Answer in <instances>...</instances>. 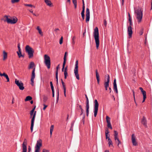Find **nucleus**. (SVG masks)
I'll list each match as a JSON object with an SVG mask.
<instances>
[{
    "instance_id": "0e129e2a",
    "label": "nucleus",
    "mask_w": 152,
    "mask_h": 152,
    "mask_svg": "<svg viewBox=\"0 0 152 152\" xmlns=\"http://www.w3.org/2000/svg\"><path fill=\"white\" fill-rule=\"evenodd\" d=\"M117 143H118V146L121 143V142L119 140V141L117 142Z\"/></svg>"
},
{
    "instance_id": "864d4df0",
    "label": "nucleus",
    "mask_w": 152,
    "mask_h": 152,
    "mask_svg": "<svg viewBox=\"0 0 152 152\" xmlns=\"http://www.w3.org/2000/svg\"><path fill=\"white\" fill-rule=\"evenodd\" d=\"M28 152H30L31 151V149L30 146H29L28 148Z\"/></svg>"
},
{
    "instance_id": "774afa93",
    "label": "nucleus",
    "mask_w": 152,
    "mask_h": 152,
    "mask_svg": "<svg viewBox=\"0 0 152 152\" xmlns=\"http://www.w3.org/2000/svg\"><path fill=\"white\" fill-rule=\"evenodd\" d=\"M39 150L35 149L34 152H39Z\"/></svg>"
},
{
    "instance_id": "49530a36",
    "label": "nucleus",
    "mask_w": 152,
    "mask_h": 152,
    "mask_svg": "<svg viewBox=\"0 0 152 152\" xmlns=\"http://www.w3.org/2000/svg\"><path fill=\"white\" fill-rule=\"evenodd\" d=\"M34 112V111L33 110H31L30 111V114L31 116L33 115Z\"/></svg>"
},
{
    "instance_id": "8fccbe9b",
    "label": "nucleus",
    "mask_w": 152,
    "mask_h": 152,
    "mask_svg": "<svg viewBox=\"0 0 152 152\" xmlns=\"http://www.w3.org/2000/svg\"><path fill=\"white\" fill-rule=\"evenodd\" d=\"M67 52H65L64 54V59H66V56L67 54Z\"/></svg>"
},
{
    "instance_id": "aec40b11",
    "label": "nucleus",
    "mask_w": 152,
    "mask_h": 152,
    "mask_svg": "<svg viewBox=\"0 0 152 152\" xmlns=\"http://www.w3.org/2000/svg\"><path fill=\"white\" fill-rule=\"evenodd\" d=\"M141 123L145 127H147L146 119L144 116L143 117V118L141 121Z\"/></svg>"
},
{
    "instance_id": "5701e85b",
    "label": "nucleus",
    "mask_w": 152,
    "mask_h": 152,
    "mask_svg": "<svg viewBox=\"0 0 152 152\" xmlns=\"http://www.w3.org/2000/svg\"><path fill=\"white\" fill-rule=\"evenodd\" d=\"M1 75H2V76H4L6 78L7 80V82H9L10 81L9 78L8 77V76L4 72L3 73V74H1Z\"/></svg>"
},
{
    "instance_id": "6e6552de",
    "label": "nucleus",
    "mask_w": 152,
    "mask_h": 152,
    "mask_svg": "<svg viewBox=\"0 0 152 152\" xmlns=\"http://www.w3.org/2000/svg\"><path fill=\"white\" fill-rule=\"evenodd\" d=\"M15 84L19 87V89L21 90H23L24 89L23 86V84L21 81L15 79Z\"/></svg>"
},
{
    "instance_id": "9d476101",
    "label": "nucleus",
    "mask_w": 152,
    "mask_h": 152,
    "mask_svg": "<svg viewBox=\"0 0 152 152\" xmlns=\"http://www.w3.org/2000/svg\"><path fill=\"white\" fill-rule=\"evenodd\" d=\"M27 141L26 139H24L22 144V152H27Z\"/></svg>"
},
{
    "instance_id": "2f4dec72",
    "label": "nucleus",
    "mask_w": 152,
    "mask_h": 152,
    "mask_svg": "<svg viewBox=\"0 0 152 152\" xmlns=\"http://www.w3.org/2000/svg\"><path fill=\"white\" fill-rule=\"evenodd\" d=\"M61 83H62V86H63V89H66L65 85L64 83V81H63V80L62 79H61Z\"/></svg>"
},
{
    "instance_id": "4be33fe9",
    "label": "nucleus",
    "mask_w": 152,
    "mask_h": 152,
    "mask_svg": "<svg viewBox=\"0 0 152 152\" xmlns=\"http://www.w3.org/2000/svg\"><path fill=\"white\" fill-rule=\"evenodd\" d=\"M35 68H34V69H33L32 72V74H31V79H34L35 78Z\"/></svg>"
},
{
    "instance_id": "9b49d317",
    "label": "nucleus",
    "mask_w": 152,
    "mask_h": 152,
    "mask_svg": "<svg viewBox=\"0 0 152 152\" xmlns=\"http://www.w3.org/2000/svg\"><path fill=\"white\" fill-rule=\"evenodd\" d=\"M42 141L41 139L38 140L35 146V149L39 150L40 147L42 146Z\"/></svg>"
},
{
    "instance_id": "79ce46f5",
    "label": "nucleus",
    "mask_w": 152,
    "mask_h": 152,
    "mask_svg": "<svg viewBox=\"0 0 152 152\" xmlns=\"http://www.w3.org/2000/svg\"><path fill=\"white\" fill-rule=\"evenodd\" d=\"M114 139L115 141V142L116 143H117V142L118 141H119V140L118 138V137H114Z\"/></svg>"
},
{
    "instance_id": "39448f33",
    "label": "nucleus",
    "mask_w": 152,
    "mask_h": 152,
    "mask_svg": "<svg viewBox=\"0 0 152 152\" xmlns=\"http://www.w3.org/2000/svg\"><path fill=\"white\" fill-rule=\"evenodd\" d=\"M4 17L6 18V19L4 20V21H7L8 23L11 24H14L17 21L18 19L16 17L12 18V19L9 18L8 16L5 15L4 16Z\"/></svg>"
},
{
    "instance_id": "7ed1b4c3",
    "label": "nucleus",
    "mask_w": 152,
    "mask_h": 152,
    "mask_svg": "<svg viewBox=\"0 0 152 152\" xmlns=\"http://www.w3.org/2000/svg\"><path fill=\"white\" fill-rule=\"evenodd\" d=\"M25 50L26 52L28 53L29 58H31L33 56L34 51L32 48L28 45H27L25 48Z\"/></svg>"
},
{
    "instance_id": "b1692460",
    "label": "nucleus",
    "mask_w": 152,
    "mask_h": 152,
    "mask_svg": "<svg viewBox=\"0 0 152 152\" xmlns=\"http://www.w3.org/2000/svg\"><path fill=\"white\" fill-rule=\"evenodd\" d=\"M96 79L97 80V81L98 82V84L99 83V73L98 72V70L97 69H96Z\"/></svg>"
},
{
    "instance_id": "338daca9",
    "label": "nucleus",
    "mask_w": 152,
    "mask_h": 152,
    "mask_svg": "<svg viewBox=\"0 0 152 152\" xmlns=\"http://www.w3.org/2000/svg\"><path fill=\"white\" fill-rule=\"evenodd\" d=\"M84 13H85V10H82L81 14H84Z\"/></svg>"
},
{
    "instance_id": "423d86ee",
    "label": "nucleus",
    "mask_w": 152,
    "mask_h": 152,
    "mask_svg": "<svg viewBox=\"0 0 152 152\" xmlns=\"http://www.w3.org/2000/svg\"><path fill=\"white\" fill-rule=\"evenodd\" d=\"M99 107V103L96 99L94 102V116L96 117L97 115Z\"/></svg>"
},
{
    "instance_id": "052dcab7",
    "label": "nucleus",
    "mask_w": 152,
    "mask_h": 152,
    "mask_svg": "<svg viewBox=\"0 0 152 152\" xmlns=\"http://www.w3.org/2000/svg\"><path fill=\"white\" fill-rule=\"evenodd\" d=\"M109 132L108 129H107L106 130V132H105V134H108V133Z\"/></svg>"
},
{
    "instance_id": "680f3d73",
    "label": "nucleus",
    "mask_w": 152,
    "mask_h": 152,
    "mask_svg": "<svg viewBox=\"0 0 152 152\" xmlns=\"http://www.w3.org/2000/svg\"><path fill=\"white\" fill-rule=\"evenodd\" d=\"M143 100L142 101V103L144 102H145V99L146 98V97H145V96H144V97H143Z\"/></svg>"
},
{
    "instance_id": "ddd939ff",
    "label": "nucleus",
    "mask_w": 152,
    "mask_h": 152,
    "mask_svg": "<svg viewBox=\"0 0 152 152\" xmlns=\"http://www.w3.org/2000/svg\"><path fill=\"white\" fill-rule=\"evenodd\" d=\"M86 22L87 23L88 22L90 19V10L89 8H87L86 9Z\"/></svg>"
},
{
    "instance_id": "a18cd8bd",
    "label": "nucleus",
    "mask_w": 152,
    "mask_h": 152,
    "mask_svg": "<svg viewBox=\"0 0 152 152\" xmlns=\"http://www.w3.org/2000/svg\"><path fill=\"white\" fill-rule=\"evenodd\" d=\"M66 59H64V61L63 64V66L65 67V65L66 64Z\"/></svg>"
},
{
    "instance_id": "412c9836",
    "label": "nucleus",
    "mask_w": 152,
    "mask_h": 152,
    "mask_svg": "<svg viewBox=\"0 0 152 152\" xmlns=\"http://www.w3.org/2000/svg\"><path fill=\"white\" fill-rule=\"evenodd\" d=\"M107 141L108 142V144L109 147H113L112 142L110 138H109Z\"/></svg>"
},
{
    "instance_id": "cd10ccee",
    "label": "nucleus",
    "mask_w": 152,
    "mask_h": 152,
    "mask_svg": "<svg viewBox=\"0 0 152 152\" xmlns=\"http://www.w3.org/2000/svg\"><path fill=\"white\" fill-rule=\"evenodd\" d=\"M32 98L30 96H27L25 99V101L31 100L32 99Z\"/></svg>"
},
{
    "instance_id": "2eb2a0df",
    "label": "nucleus",
    "mask_w": 152,
    "mask_h": 152,
    "mask_svg": "<svg viewBox=\"0 0 152 152\" xmlns=\"http://www.w3.org/2000/svg\"><path fill=\"white\" fill-rule=\"evenodd\" d=\"M18 51H17V53L18 56L19 58H20L22 56V54L21 53V49L20 48V43H18Z\"/></svg>"
},
{
    "instance_id": "4c0bfd02",
    "label": "nucleus",
    "mask_w": 152,
    "mask_h": 152,
    "mask_svg": "<svg viewBox=\"0 0 152 152\" xmlns=\"http://www.w3.org/2000/svg\"><path fill=\"white\" fill-rule=\"evenodd\" d=\"M141 92L142 94H143V97H144V96H145V97H146V93L145 91H142Z\"/></svg>"
},
{
    "instance_id": "20e7f679",
    "label": "nucleus",
    "mask_w": 152,
    "mask_h": 152,
    "mask_svg": "<svg viewBox=\"0 0 152 152\" xmlns=\"http://www.w3.org/2000/svg\"><path fill=\"white\" fill-rule=\"evenodd\" d=\"M44 63L48 68L50 69V58L46 54L44 55Z\"/></svg>"
},
{
    "instance_id": "bf43d9fd",
    "label": "nucleus",
    "mask_w": 152,
    "mask_h": 152,
    "mask_svg": "<svg viewBox=\"0 0 152 152\" xmlns=\"http://www.w3.org/2000/svg\"><path fill=\"white\" fill-rule=\"evenodd\" d=\"M77 105L79 106V108H80V110H82V108L81 106V105H79L78 104H77Z\"/></svg>"
},
{
    "instance_id": "4d7b16f0",
    "label": "nucleus",
    "mask_w": 152,
    "mask_h": 152,
    "mask_svg": "<svg viewBox=\"0 0 152 152\" xmlns=\"http://www.w3.org/2000/svg\"><path fill=\"white\" fill-rule=\"evenodd\" d=\"M81 15L82 19H83V20H84L85 18V14H81Z\"/></svg>"
},
{
    "instance_id": "e2e57ef3",
    "label": "nucleus",
    "mask_w": 152,
    "mask_h": 152,
    "mask_svg": "<svg viewBox=\"0 0 152 152\" xmlns=\"http://www.w3.org/2000/svg\"><path fill=\"white\" fill-rule=\"evenodd\" d=\"M52 96L54 97L55 96V91H52Z\"/></svg>"
},
{
    "instance_id": "3c124183",
    "label": "nucleus",
    "mask_w": 152,
    "mask_h": 152,
    "mask_svg": "<svg viewBox=\"0 0 152 152\" xmlns=\"http://www.w3.org/2000/svg\"><path fill=\"white\" fill-rule=\"evenodd\" d=\"M42 152H49V151L45 149H43Z\"/></svg>"
},
{
    "instance_id": "393cba45",
    "label": "nucleus",
    "mask_w": 152,
    "mask_h": 152,
    "mask_svg": "<svg viewBox=\"0 0 152 152\" xmlns=\"http://www.w3.org/2000/svg\"><path fill=\"white\" fill-rule=\"evenodd\" d=\"M64 78L65 79H66L67 77V76L68 75V74L67 72V67H66L64 68Z\"/></svg>"
},
{
    "instance_id": "a878e982",
    "label": "nucleus",
    "mask_w": 152,
    "mask_h": 152,
    "mask_svg": "<svg viewBox=\"0 0 152 152\" xmlns=\"http://www.w3.org/2000/svg\"><path fill=\"white\" fill-rule=\"evenodd\" d=\"M37 29L38 30L39 34L41 36H43V34H42V31L41 29L39 27V26H37Z\"/></svg>"
},
{
    "instance_id": "603ef678",
    "label": "nucleus",
    "mask_w": 152,
    "mask_h": 152,
    "mask_svg": "<svg viewBox=\"0 0 152 152\" xmlns=\"http://www.w3.org/2000/svg\"><path fill=\"white\" fill-rule=\"evenodd\" d=\"M43 105H44V107L43 108V109L44 110L47 107V105L45 104H44Z\"/></svg>"
},
{
    "instance_id": "dca6fc26",
    "label": "nucleus",
    "mask_w": 152,
    "mask_h": 152,
    "mask_svg": "<svg viewBox=\"0 0 152 152\" xmlns=\"http://www.w3.org/2000/svg\"><path fill=\"white\" fill-rule=\"evenodd\" d=\"M132 140L133 145L134 146L137 145V142L136 141V137L134 134H133L132 136Z\"/></svg>"
},
{
    "instance_id": "13d9d810",
    "label": "nucleus",
    "mask_w": 152,
    "mask_h": 152,
    "mask_svg": "<svg viewBox=\"0 0 152 152\" xmlns=\"http://www.w3.org/2000/svg\"><path fill=\"white\" fill-rule=\"evenodd\" d=\"M51 86V89L52 91H54V87H53V86Z\"/></svg>"
},
{
    "instance_id": "c756f323",
    "label": "nucleus",
    "mask_w": 152,
    "mask_h": 152,
    "mask_svg": "<svg viewBox=\"0 0 152 152\" xmlns=\"http://www.w3.org/2000/svg\"><path fill=\"white\" fill-rule=\"evenodd\" d=\"M53 128H54V126L53 125H52L50 127V136H51L52 134V132L53 131Z\"/></svg>"
},
{
    "instance_id": "bb28decb",
    "label": "nucleus",
    "mask_w": 152,
    "mask_h": 152,
    "mask_svg": "<svg viewBox=\"0 0 152 152\" xmlns=\"http://www.w3.org/2000/svg\"><path fill=\"white\" fill-rule=\"evenodd\" d=\"M7 58V53L4 51H3V60H5Z\"/></svg>"
},
{
    "instance_id": "7c9ffc66",
    "label": "nucleus",
    "mask_w": 152,
    "mask_h": 152,
    "mask_svg": "<svg viewBox=\"0 0 152 152\" xmlns=\"http://www.w3.org/2000/svg\"><path fill=\"white\" fill-rule=\"evenodd\" d=\"M56 84H58V72L57 71L56 73Z\"/></svg>"
},
{
    "instance_id": "de8ad7c7",
    "label": "nucleus",
    "mask_w": 152,
    "mask_h": 152,
    "mask_svg": "<svg viewBox=\"0 0 152 152\" xmlns=\"http://www.w3.org/2000/svg\"><path fill=\"white\" fill-rule=\"evenodd\" d=\"M129 26H132V21L131 19L129 20Z\"/></svg>"
},
{
    "instance_id": "58836bf2",
    "label": "nucleus",
    "mask_w": 152,
    "mask_h": 152,
    "mask_svg": "<svg viewBox=\"0 0 152 152\" xmlns=\"http://www.w3.org/2000/svg\"><path fill=\"white\" fill-rule=\"evenodd\" d=\"M105 137H106V140H108L109 138H110V134H105Z\"/></svg>"
},
{
    "instance_id": "c85d7f7f",
    "label": "nucleus",
    "mask_w": 152,
    "mask_h": 152,
    "mask_svg": "<svg viewBox=\"0 0 152 152\" xmlns=\"http://www.w3.org/2000/svg\"><path fill=\"white\" fill-rule=\"evenodd\" d=\"M34 65V64L33 62H31L29 66V69H31L32 68L33 66Z\"/></svg>"
},
{
    "instance_id": "a19ab883",
    "label": "nucleus",
    "mask_w": 152,
    "mask_h": 152,
    "mask_svg": "<svg viewBox=\"0 0 152 152\" xmlns=\"http://www.w3.org/2000/svg\"><path fill=\"white\" fill-rule=\"evenodd\" d=\"M20 0H12L11 1L12 3H15L18 2Z\"/></svg>"
},
{
    "instance_id": "f8f14e48",
    "label": "nucleus",
    "mask_w": 152,
    "mask_h": 152,
    "mask_svg": "<svg viewBox=\"0 0 152 152\" xmlns=\"http://www.w3.org/2000/svg\"><path fill=\"white\" fill-rule=\"evenodd\" d=\"M106 121L107 123V126L108 129H112V127L110 123V118L108 116H107L106 118Z\"/></svg>"
},
{
    "instance_id": "72a5a7b5",
    "label": "nucleus",
    "mask_w": 152,
    "mask_h": 152,
    "mask_svg": "<svg viewBox=\"0 0 152 152\" xmlns=\"http://www.w3.org/2000/svg\"><path fill=\"white\" fill-rule=\"evenodd\" d=\"M34 126V123H31V132H33V127Z\"/></svg>"
},
{
    "instance_id": "1a4fd4ad",
    "label": "nucleus",
    "mask_w": 152,
    "mask_h": 152,
    "mask_svg": "<svg viewBox=\"0 0 152 152\" xmlns=\"http://www.w3.org/2000/svg\"><path fill=\"white\" fill-rule=\"evenodd\" d=\"M85 96L86 99V115L88 117V116L89 113V104L88 99L86 95H85Z\"/></svg>"
},
{
    "instance_id": "f704fd0d",
    "label": "nucleus",
    "mask_w": 152,
    "mask_h": 152,
    "mask_svg": "<svg viewBox=\"0 0 152 152\" xmlns=\"http://www.w3.org/2000/svg\"><path fill=\"white\" fill-rule=\"evenodd\" d=\"M33 115V116H32V119L31 120V123H34V121L36 116L33 115Z\"/></svg>"
},
{
    "instance_id": "6ab92c4d",
    "label": "nucleus",
    "mask_w": 152,
    "mask_h": 152,
    "mask_svg": "<svg viewBox=\"0 0 152 152\" xmlns=\"http://www.w3.org/2000/svg\"><path fill=\"white\" fill-rule=\"evenodd\" d=\"M113 89L115 91L116 93H118V91L117 88V85L116 83V80L115 79L114 80L113 82Z\"/></svg>"
},
{
    "instance_id": "c03bdc74",
    "label": "nucleus",
    "mask_w": 152,
    "mask_h": 152,
    "mask_svg": "<svg viewBox=\"0 0 152 152\" xmlns=\"http://www.w3.org/2000/svg\"><path fill=\"white\" fill-rule=\"evenodd\" d=\"M34 79H31V84L32 86H33L34 85Z\"/></svg>"
},
{
    "instance_id": "6e6d98bb",
    "label": "nucleus",
    "mask_w": 152,
    "mask_h": 152,
    "mask_svg": "<svg viewBox=\"0 0 152 152\" xmlns=\"http://www.w3.org/2000/svg\"><path fill=\"white\" fill-rule=\"evenodd\" d=\"M85 118V114H84L83 115V118H82V120L83 121V123L84 122V119Z\"/></svg>"
},
{
    "instance_id": "69168bd1",
    "label": "nucleus",
    "mask_w": 152,
    "mask_h": 152,
    "mask_svg": "<svg viewBox=\"0 0 152 152\" xmlns=\"http://www.w3.org/2000/svg\"><path fill=\"white\" fill-rule=\"evenodd\" d=\"M82 10H85V5H83Z\"/></svg>"
},
{
    "instance_id": "f3484780",
    "label": "nucleus",
    "mask_w": 152,
    "mask_h": 152,
    "mask_svg": "<svg viewBox=\"0 0 152 152\" xmlns=\"http://www.w3.org/2000/svg\"><path fill=\"white\" fill-rule=\"evenodd\" d=\"M106 76L107 77V81L105 82V90H107V87H108L109 83V76L108 75H106Z\"/></svg>"
},
{
    "instance_id": "f03ea898",
    "label": "nucleus",
    "mask_w": 152,
    "mask_h": 152,
    "mask_svg": "<svg viewBox=\"0 0 152 152\" xmlns=\"http://www.w3.org/2000/svg\"><path fill=\"white\" fill-rule=\"evenodd\" d=\"M94 36L96 44V48L97 49H98L99 45V30L97 27H96L94 28Z\"/></svg>"
},
{
    "instance_id": "a211bd4d",
    "label": "nucleus",
    "mask_w": 152,
    "mask_h": 152,
    "mask_svg": "<svg viewBox=\"0 0 152 152\" xmlns=\"http://www.w3.org/2000/svg\"><path fill=\"white\" fill-rule=\"evenodd\" d=\"M44 1L45 4L48 6L50 7H52L53 6L52 3L50 0H44Z\"/></svg>"
},
{
    "instance_id": "f257e3e1",
    "label": "nucleus",
    "mask_w": 152,
    "mask_h": 152,
    "mask_svg": "<svg viewBox=\"0 0 152 152\" xmlns=\"http://www.w3.org/2000/svg\"><path fill=\"white\" fill-rule=\"evenodd\" d=\"M134 13L138 23H140L141 22L143 16L142 11L141 9L138 8L135 9Z\"/></svg>"
},
{
    "instance_id": "37998d69",
    "label": "nucleus",
    "mask_w": 152,
    "mask_h": 152,
    "mask_svg": "<svg viewBox=\"0 0 152 152\" xmlns=\"http://www.w3.org/2000/svg\"><path fill=\"white\" fill-rule=\"evenodd\" d=\"M118 133L116 131H114V137H118Z\"/></svg>"
},
{
    "instance_id": "c9c22d12",
    "label": "nucleus",
    "mask_w": 152,
    "mask_h": 152,
    "mask_svg": "<svg viewBox=\"0 0 152 152\" xmlns=\"http://www.w3.org/2000/svg\"><path fill=\"white\" fill-rule=\"evenodd\" d=\"M48 97L45 96H43V101L44 102H45L48 99Z\"/></svg>"
},
{
    "instance_id": "0eeeda50",
    "label": "nucleus",
    "mask_w": 152,
    "mask_h": 152,
    "mask_svg": "<svg viewBox=\"0 0 152 152\" xmlns=\"http://www.w3.org/2000/svg\"><path fill=\"white\" fill-rule=\"evenodd\" d=\"M78 61L77 60L75 62V68L74 70V72L76 78L79 80V75L78 74Z\"/></svg>"
},
{
    "instance_id": "09e8293b",
    "label": "nucleus",
    "mask_w": 152,
    "mask_h": 152,
    "mask_svg": "<svg viewBox=\"0 0 152 152\" xmlns=\"http://www.w3.org/2000/svg\"><path fill=\"white\" fill-rule=\"evenodd\" d=\"M132 91H133V97H134V101L135 103H136L134 92L133 90Z\"/></svg>"
},
{
    "instance_id": "ea45409f",
    "label": "nucleus",
    "mask_w": 152,
    "mask_h": 152,
    "mask_svg": "<svg viewBox=\"0 0 152 152\" xmlns=\"http://www.w3.org/2000/svg\"><path fill=\"white\" fill-rule=\"evenodd\" d=\"M63 37H61L59 41V44L61 45V44L63 43Z\"/></svg>"
},
{
    "instance_id": "5fc2aeb1",
    "label": "nucleus",
    "mask_w": 152,
    "mask_h": 152,
    "mask_svg": "<svg viewBox=\"0 0 152 152\" xmlns=\"http://www.w3.org/2000/svg\"><path fill=\"white\" fill-rule=\"evenodd\" d=\"M72 1L73 4L77 3V0H72Z\"/></svg>"
},
{
    "instance_id": "e433bc0d",
    "label": "nucleus",
    "mask_w": 152,
    "mask_h": 152,
    "mask_svg": "<svg viewBox=\"0 0 152 152\" xmlns=\"http://www.w3.org/2000/svg\"><path fill=\"white\" fill-rule=\"evenodd\" d=\"M25 5L26 6H28L31 7H34V8H35V6L32 5L31 4H25Z\"/></svg>"
},
{
    "instance_id": "4468645a",
    "label": "nucleus",
    "mask_w": 152,
    "mask_h": 152,
    "mask_svg": "<svg viewBox=\"0 0 152 152\" xmlns=\"http://www.w3.org/2000/svg\"><path fill=\"white\" fill-rule=\"evenodd\" d=\"M128 33L129 38H130L132 37V26H129L128 27Z\"/></svg>"
},
{
    "instance_id": "473e14b6",
    "label": "nucleus",
    "mask_w": 152,
    "mask_h": 152,
    "mask_svg": "<svg viewBox=\"0 0 152 152\" xmlns=\"http://www.w3.org/2000/svg\"><path fill=\"white\" fill-rule=\"evenodd\" d=\"M57 98L56 99V103H57L58 102V99H59V90H58V88H57Z\"/></svg>"
}]
</instances>
